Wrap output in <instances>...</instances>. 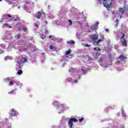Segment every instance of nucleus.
Wrapping results in <instances>:
<instances>
[{"instance_id":"1","label":"nucleus","mask_w":128,"mask_h":128,"mask_svg":"<svg viewBox=\"0 0 128 128\" xmlns=\"http://www.w3.org/2000/svg\"><path fill=\"white\" fill-rule=\"evenodd\" d=\"M116 0H103V4L104 8L108 10L112 6V2H115Z\"/></svg>"},{"instance_id":"2","label":"nucleus","mask_w":128,"mask_h":128,"mask_svg":"<svg viewBox=\"0 0 128 128\" xmlns=\"http://www.w3.org/2000/svg\"><path fill=\"white\" fill-rule=\"evenodd\" d=\"M78 120L76 118H71L69 119L68 124L70 128H72V126L74 125V122H76Z\"/></svg>"},{"instance_id":"3","label":"nucleus","mask_w":128,"mask_h":128,"mask_svg":"<svg viewBox=\"0 0 128 128\" xmlns=\"http://www.w3.org/2000/svg\"><path fill=\"white\" fill-rule=\"evenodd\" d=\"M10 118H11L12 120V116H16V111L14 109L11 110H10Z\"/></svg>"},{"instance_id":"4","label":"nucleus","mask_w":128,"mask_h":128,"mask_svg":"<svg viewBox=\"0 0 128 128\" xmlns=\"http://www.w3.org/2000/svg\"><path fill=\"white\" fill-rule=\"evenodd\" d=\"M91 37H92V42H96V40H98V35L94 34L92 35Z\"/></svg>"},{"instance_id":"5","label":"nucleus","mask_w":128,"mask_h":128,"mask_svg":"<svg viewBox=\"0 0 128 128\" xmlns=\"http://www.w3.org/2000/svg\"><path fill=\"white\" fill-rule=\"evenodd\" d=\"M101 38L99 39L96 42V44L97 46H100V42H102V40H104V37L102 35H100Z\"/></svg>"},{"instance_id":"6","label":"nucleus","mask_w":128,"mask_h":128,"mask_svg":"<svg viewBox=\"0 0 128 128\" xmlns=\"http://www.w3.org/2000/svg\"><path fill=\"white\" fill-rule=\"evenodd\" d=\"M126 58H128L122 54L120 55V56L118 58V60H120L122 61L126 60Z\"/></svg>"},{"instance_id":"7","label":"nucleus","mask_w":128,"mask_h":128,"mask_svg":"<svg viewBox=\"0 0 128 128\" xmlns=\"http://www.w3.org/2000/svg\"><path fill=\"white\" fill-rule=\"evenodd\" d=\"M120 42L122 46H128V42H126V38L121 40Z\"/></svg>"},{"instance_id":"8","label":"nucleus","mask_w":128,"mask_h":128,"mask_svg":"<svg viewBox=\"0 0 128 128\" xmlns=\"http://www.w3.org/2000/svg\"><path fill=\"white\" fill-rule=\"evenodd\" d=\"M37 14H38V15H36V18H38V19H40V18H42V12H40V11H38V12H37Z\"/></svg>"},{"instance_id":"9","label":"nucleus","mask_w":128,"mask_h":128,"mask_svg":"<svg viewBox=\"0 0 128 128\" xmlns=\"http://www.w3.org/2000/svg\"><path fill=\"white\" fill-rule=\"evenodd\" d=\"M90 28L92 30H96L98 28V25H93L91 26Z\"/></svg>"},{"instance_id":"10","label":"nucleus","mask_w":128,"mask_h":128,"mask_svg":"<svg viewBox=\"0 0 128 128\" xmlns=\"http://www.w3.org/2000/svg\"><path fill=\"white\" fill-rule=\"evenodd\" d=\"M18 64H19V68H20V70H22V67L24 66V62L18 61Z\"/></svg>"},{"instance_id":"11","label":"nucleus","mask_w":128,"mask_h":128,"mask_svg":"<svg viewBox=\"0 0 128 128\" xmlns=\"http://www.w3.org/2000/svg\"><path fill=\"white\" fill-rule=\"evenodd\" d=\"M4 28H12V26L6 23L3 25Z\"/></svg>"},{"instance_id":"12","label":"nucleus","mask_w":128,"mask_h":128,"mask_svg":"<svg viewBox=\"0 0 128 128\" xmlns=\"http://www.w3.org/2000/svg\"><path fill=\"white\" fill-rule=\"evenodd\" d=\"M126 10V8H120L119 9V12L122 14L124 12V10Z\"/></svg>"},{"instance_id":"13","label":"nucleus","mask_w":128,"mask_h":128,"mask_svg":"<svg viewBox=\"0 0 128 128\" xmlns=\"http://www.w3.org/2000/svg\"><path fill=\"white\" fill-rule=\"evenodd\" d=\"M67 44H74L75 42L73 40H70V41H68Z\"/></svg>"},{"instance_id":"14","label":"nucleus","mask_w":128,"mask_h":128,"mask_svg":"<svg viewBox=\"0 0 128 128\" xmlns=\"http://www.w3.org/2000/svg\"><path fill=\"white\" fill-rule=\"evenodd\" d=\"M122 36H121V38H120V40H124V38L126 37V34H121Z\"/></svg>"},{"instance_id":"15","label":"nucleus","mask_w":128,"mask_h":128,"mask_svg":"<svg viewBox=\"0 0 128 128\" xmlns=\"http://www.w3.org/2000/svg\"><path fill=\"white\" fill-rule=\"evenodd\" d=\"M72 52V50L70 49H69L68 51H66V56H68L70 54V52Z\"/></svg>"},{"instance_id":"16","label":"nucleus","mask_w":128,"mask_h":128,"mask_svg":"<svg viewBox=\"0 0 128 128\" xmlns=\"http://www.w3.org/2000/svg\"><path fill=\"white\" fill-rule=\"evenodd\" d=\"M20 19L18 16L16 17L14 20H13L14 22H20Z\"/></svg>"},{"instance_id":"17","label":"nucleus","mask_w":128,"mask_h":128,"mask_svg":"<svg viewBox=\"0 0 128 128\" xmlns=\"http://www.w3.org/2000/svg\"><path fill=\"white\" fill-rule=\"evenodd\" d=\"M40 36L42 40H44V38H46V36L44 35V34H41Z\"/></svg>"},{"instance_id":"18","label":"nucleus","mask_w":128,"mask_h":128,"mask_svg":"<svg viewBox=\"0 0 128 128\" xmlns=\"http://www.w3.org/2000/svg\"><path fill=\"white\" fill-rule=\"evenodd\" d=\"M94 50H98L99 52H100L102 50H100V48L98 47H96V48H94Z\"/></svg>"},{"instance_id":"19","label":"nucleus","mask_w":128,"mask_h":128,"mask_svg":"<svg viewBox=\"0 0 128 128\" xmlns=\"http://www.w3.org/2000/svg\"><path fill=\"white\" fill-rule=\"evenodd\" d=\"M22 74V70H18V71L17 72V74H18L19 76H20Z\"/></svg>"},{"instance_id":"20","label":"nucleus","mask_w":128,"mask_h":128,"mask_svg":"<svg viewBox=\"0 0 128 128\" xmlns=\"http://www.w3.org/2000/svg\"><path fill=\"white\" fill-rule=\"evenodd\" d=\"M3 18L4 20H7L8 19V14H4L3 16Z\"/></svg>"},{"instance_id":"21","label":"nucleus","mask_w":128,"mask_h":128,"mask_svg":"<svg viewBox=\"0 0 128 128\" xmlns=\"http://www.w3.org/2000/svg\"><path fill=\"white\" fill-rule=\"evenodd\" d=\"M81 70H82V72H83L82 74H86V72H88V70H84V69H82Z\"/></svg>"},{"instance_id":"22","label":"nucleus","mask_w":128,"mask_h":128,"mask_svg":"<svg viewBox=\"0 0 128 128\" xmlns=\"http://www.w3.org/2000/svg\"><path fill=\"white\" fill-rule=\"evenodd\" d=\"M112 54H108V58H109V60H110V62H112Z\"/></svg>"},{"instance_id":"23","label":"nucleus","mask_w":128,"mask_h":128,"mask_svg":"<svg viewBox=\"0 0 128 128\" xmlns=\"http://www.w3.org/2000/svg\"><path fill=\"white\" fill-rule=\"evenodd\" d=\"M98 4H102V0H97Z\"/></svg>"},{"instance_id":"24","label":"nucleus","mask_w":128,"mask_h":128,"mask_svg":"<svg viewBox=\"0 0 128 128\" xmlns=\"http://www.w3.org/2000/svg\"><path fill=\"white\" fill-rule=\"evenodd\" d=\"M102 57H101L100 58L99 60H98V62H102Z\"/></svg>"},{"instance_id":"25","label":"nucleus","mask_w":128,"mask_h":128,"mask_svg":"<svg viewBox=\"0 0 128 128\" xmlns=\"http://www.w3.org/2000/svg\"><path fill=\"white\" fill-rule=\"evenodd\" d=\"M68 22L70 24V26H72V20H68Z\"/></svg>"},{"instance_id":"26","label":"nucleus","mask_w":128,"mask_h":128,"mask_svg":"<svg viewBox=\"0 0 128 128\" xmlns=\"http://www.w3.org/2000/svg\"><path fill=\"white\" fill-rule=\"evenodd\" d=\"M9 84H10V86H12V84H14V82L13 81H10L9 82Z\"/></svg>"},{"instance_id":"27","label":"nucleus","mask_w":128,"mask_h":128,"mask_svg":"<svg viewBox=\"0 0 128 128\" xmlns=\"http://www.w3.org/2000/svg\"><path fill=\"white\" fill-rule=\"evenodd\" d=\"M49 38H51L52 40H54V38H52V35H50L49 36Z\"/></svg>"},{"instance_id":"28","label":"nucleus","mask_w":128,"mask_h":128,"mask_svg":"<svg viewBox=\"0 0 128 128\" xmlns=\"http://www.w3.org/2000/svg\"><path fill=\"white\" fill-rule=\"evenodd\" d=\"M84 120V118H81L79 119V122H82Z\"/></svg>"},{"instance_id":"29","label":"nucleus","mask_w":128,"mask_h":128,"mask_svg":"<svg viewBox=\"0 0 128 128\" xmlns=\"http://www.w3.org/2000/svg\"><path fill=\"white\" fill-rule=\"evenodd\" d=\"M14 92H15V90H12V91L11 92H10L8 94H14Z\"/></svg>"},{"instance_id":"30","label":"nucleus","mask_w":128,"mask_h":128,"mask_svg":"<svg viewBox=\"0 0 128 128\" xmlns=\"http://www.w3.org/2000/svg\"><path fill=\"white\" fill-rule=\"evenodd\" d=\"M50 50H53L54 49V46L52 45H50L49 47Z\"/></svg>"},{"instance_id":"31","label":"nucleus","mask_w":128,"mask_h":128,"mask_svg":"<svg viewBox=\"0 0 128 128\" xmlns=\"http://www.w3.org/2000/svg\"><path fill=\"white\" fill-rule=\"evenodd\" d=\"M21 36H20V34H18V35H17L18 38H20Z\"/></svg>"},{"instance_id":"32","label":"nucleus","mask_w":128,"mask_h":128,"mask_svg":"<svg viewBox=\"0 0 128 128\" xmlns=\"http://www.w3.org/2000/svg\"><path fill=\"white\" fill-rule=\"evenodd\" d=\"M34 26H36V28H38V24L36 23H34Z\"/></svg>"},{"instance_id":"33","label":"nucleus","mask_w":128,"mask_h":128,"mask_svg":"<svg viewBox=\"0 0 128 128\" xmlns=\"http://www.w3.org/2000/svg\"><path fill=\"white\" fill-rule=\"evenodd\" d=\"M6 80H8V82H10V77H8L6 78Z\"/></svg>"},{"instance_id":"34","label":"nucleus","mask_w":128,"mask_h":128,"mask_svg":"<svg viewBox=\"0 0 128 128\" xmlns=\"http://www.w3.org/2000/svg\"><path fill=\"white\" fill-rule=\"evenodd\" d=\"M84 46H86V48H88V46H90V45L86 44L84 45Z\"/></svg>"},{"instance_id":"35","label":"nucleus","mask_w":128,"mask_h":128,"mask_svg":"<svg viewBox=\"0 0 128 128\" xmlns=\"http://www.w3.org/2000/svg\"><path fill=\"white\" fill-rule=\"evenodd\" d=\"M74 70H76V68H72L71 70H70V72H72Z\"/></svg>"},{"instance_id":"36","label":"nucleus","mask_w":128,"mask_h":128,"mask_svg":"<svg viewBox=\"0 0 128 128\" xmlns=\"http://www.w3.org/2000/svg\"><path fill=\"white\" fill-rule=\"evenodd\" d=\"M22 30H23V32H26V28H22Z\"/></svg>"},{"instance_id":"37","label":"nucleus","mask_w":128,"mask_h":128,"mask_svg":"<svg viewBox=\"0 0 128 128\" xmlns=\"http://www.w3.org/2000/svg\"><path fill=\"white\" fill-rule=\"evenodd\" d=\"M12 15L8 14H7V17L8 18H12Z\"/></svg>"},{"instance_id":"38","label":"nucleus","mask_w":128,"mask_h":128,"mask_svg":"<svg viewBox=\"0 0 128 128\" xmlns=\"http://www.w3.org/2000/svg\"><path fill=\"white\" fill-rule=\"evenodd\" d=\"M8 58H10V56H6L4 58L5 60H8Z\"/></svg>"},{"instance_id":"39","label":"nucleus","mask_w":128,"mask_h":128,"mask_svg":"<svg viewBox=\"0 0 128 128\" xmlns=\"http://www.w3.org/2000/svg\"><path fill=\"white\" fill-rule=\"evenodd\" d=\"M105 30H106V32H109V30L108 28H106Z\"/></svg>"},{"instance_id":"40","label":"nucleus","mask_w":128,"mask_h":128,"mask_svg":"<svg viewBox=\"0 0 128 128\" xmlns=\"http://www.w3.org/2000/svg\"><path fill=\"white\" fill-rule=\"evenodd\" d=\"M98 24H100V22H96V24H95V26H98Z\"/></svg>"},{"instance_id":"41","label":"nucleus","mask_w":128,"mask_h":128,"mask_svg":"<svg viewBox=\"0 0 128 128\" xmlns=\"http://www.w3.org/2000/svg\"><path fill=\"white\" fill-rule=\"evenodd\" d=\"M4 18H2L1 20H0V22H4Z\"/></svg>"},{"instance_id":"42","label":"nucleus","mask_w":128,"mask_h":128,"mask_svg":"<svg viewBox=\"0 0 128 128\" xmlns=\"http://www.w3.org/2000/svg\"><path fill=\"white\" fill-rule=\"evenodd\" d=\"M24 61L23 62H26V58H24Z\"/></svg>"},{"instance_id":"43","label":"nucleus","mask_w":128,"mask_h":128,"mask_svg":"<svg viewBox=\"0 0 128 128\" xmlns=\"http://www.w3.org/2000/svg\"><path fill=\"white\" fill-rule=\"evenodd\" d=\"M75 82H78V80H74V81L73 82V83H74V84H75Z\"/></svg>"},{"instance_id":"44","label":"nucleus","mask_w":128,"mask_h":128,"mask_svg":"<svg viewBox=\"0 0 128 128\" xmlns=\"http://www.w3.org/2000/svg\"><path fill=\"white\" fill-rule=\"evenodd\" d=\"M45 32H48V30L46 29Z\"/></svg>"},{"instance_id":"45","label":"nucleus","mask_w":128,"mask_h":128,"mask_svg":"<svg viewBox=\"0 0 128 128\" xmlns=\"http://www.w3.org/2000/svg\"><path fill=\"white\" fill-rule=\"evenodd\" d=\"M44 22L46 23V24H48V21L45 20V21H44Z\"/></svg>"},{"instance_id":"46","label":"nucleus","mask_w":128,"mask_h":128,"mask_svg":"<svg viewBox=\"0 0 128 128\" xmlns=\"http://www.w3.org/2000/svg\"><path fill=\"white\" fill-rule=\"evenodd\" d=\"M122 15L120 16V18H122Z\"/></svg>"},{"instance_id":"47","label":"nucleus","mask_w":128,"mask_h":128,"mask_svg":"<svg viewBox=\"0 0 128 128\" xmlns=\"http://www.w3.org/2000/svg\"><path fill=\"white\" fill-rule=\"evenodd\" d=\"M2 0H0V2H2Z\"/></svg>"},{"instance_id":"48","label":"nucleus","mask_w":128,"mask_h":128,"mask_svg":"<svg viewBox=\"0 0 128 128\" xmlns=\"http://www.w3.org/2000/svg\"><path fill=\"white\" fill-rule=\"evenodd\" d=\"M26 4H28V2H27Z\"/></svg>"}]
</instances>
